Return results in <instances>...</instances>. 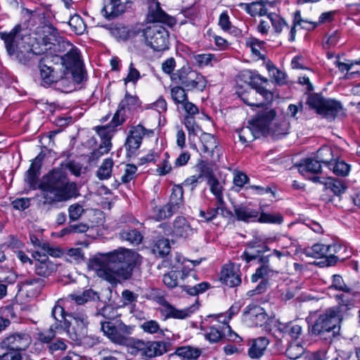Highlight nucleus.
I'll return each instance as SVG.
<instances>
[{
    "label": "nucleus",
    "mask_w": 360,
    "mask_h": 360,
    "mask_svg": "<svg viewBox=\"0 0 360 360\" xmlns=\"http://www.w3.org/2000/svg\"><path fill=\"white\" fill-rule=\"evenodd\" d=\"M319 323H316V326L320 325L318 330V335H321L324 332H332L333 336L338 333L340 330V323L341 319L335 310H330L325 314L320 316L319 318Z\"/></svg>",
    "instance_id": "14"
},
{
    "label": "nucleus",
    "mask_w": 360,
    "mask_h": 360,
    "mask_svg": "<svg viewBox=\"0 0 360 360\" xmlns=\"http://www.w3.org/2000/svg\"><path fill=\"white\" fill-rule=\"evenodd\" d=\"M171 79L181 84L187 91H202L207 85V80L204 76L193 70L189 65H184L174 72Z\"/></svg>",
    "instance_id": "5"
},
{
    "label": "nucleus",
    "mask_w": 360,
    "mask_h": 360,
    "mask_svg": "<svg viewBox=\"0 0 360 360\" xmlns=\"http://www.w3.org/2000/svg\"><path fill=\"white\" fill-rule=\"evenodd\" d=\"M198 309V307L193 305L191 307H188L184 309H176L168 302H165L163 304V308L161 309L162 314L166 319L174 318L184 319L191 316L195 310Z\"/></svg>",
    "instance_id": "27"
},
{
    "label": "nucleus",
    "mask_w": 360,
    "mask_h": 360,
    "mask_svg": "<svg viewBox=\"0 0 360 360\" xmlns=\"http://www.w3.org/2000/svg\"><path fill=\"white\" fill-rule=\"evenodd\" d=\"M153 253L159 257H164L170 252V245L168 239L160 238L158 240L152 249Z\"/></svg>",
    "instance_id": "47"
},
{
    "label": "nucleus",
    "mask_w": 360,
    "mask_h": 360,
    "mask_svg": "<svg viewBox=\"0 0 360 360\" xmlns=\"http://www.w3.org/2000/svg\"><path fill=\"white\" fill-rule=\"evenodd\" d=\"M34 258V270L37 275L41 277H49L57 270V264L53 263L45 254L39 250L32 254Z\"/></svg>",
    "instance_id": "13"
},
{
    "label": "nucleus",
    "mask_w": 360,
    "mask_h": 360,
    "mask_svg": "<svg viewBox=\"0 0 360 360\" xmlns=\"http://www.w3.org/2000/svg\"><path fill=\"white\" fill-rule=\"evenodd\" d=\"M220 279L223 283L231 288L238 286L241 283L238 269L231 264H226L223 266Z\"/></svg>",
    "instance_id": "22"
},
{
    "label": "nucleus",
    "mask_w": 360,
    "mask_h": 360,
    "mask_svg": "<svg viewBox=\"0 0 360 360\" xmlns=\"http://www.w3.org/2000/svg\"><path fill=\"white\" fill-rule=\"evenodd\" d=\"M303 352L302 347L297 343H292L287 348L285 354L290 359H296L301 356Z\"/></svg>",
    "instance_id": "64"
},
{
    "label": "nucleus",
    "mask_w": 360,
    "mask_h": 360,
    "mask_svg": "<svg viewBox=\"0 0 360 360\" xmlns=\"http://www.w3.org/2000/svg\"><path fill=\"white\" fill-rule=\"evenodd\" d=\"M186 89L182 86H176L170 89V96L176 104H183L188 99Z\"/></svg>",
    "instance_id": "53"
},
{
    "label": "nucleus",
    "mask_w": 360,
    "mask_h": 360,
    "mask_svg": "<svg viewBox=\"0 0 360 360\" xmlns=\"http://www.w3.org/2000/svg\"><path fill=\"white\" fill-rule=\"evenodd\" d=\"M142 330L147 333L150 334H159L165 335L164 330L160 328L159 323L154 320L145 321L141 326Z\"/></svg>",
    "instance_id": "57"
},
{
    "label": "nucleus",
    "mask_w": 360,
    "mask_h": 360,
    "mask_svg": "<svg viewBox=\"0 0 360 360\" xmlns=\"http://www.w3.org/2000/svg\"><path fill=\"white\" fill-rule=\"evenodd\" d=\"M247 45L250 48L252 53L259 58H263L264 55L260 52V49L264 46V42L259 41L257 39L252 38L247 41Z\"/></svg>",
    "instance_id": "62"
},
{
    "label": "nucleus",
    "mask_w": 360,
    "mask_h": 360,
    "mask_svg": "<svg viewBox=\"0 0 360 360\" xmlns=\"http://www.w3.org/2000/svg\"><path fill=\"white\" fill-rule=\"evenodd\" d=\"M174 214L171 208L166 204L162 207H155L152 212L153 218L156 221H161L170 217Z\"/></svg>",
    "instance_id": "55"
},
{
    "label": "nucleus",
    "mask_w": 360,
    "mask_h": 360,
    "mask_svg": "<svg viewBox=\"0 0 360 360\" xmlns=\"http://www.w3.org/2000/svg\"><path fill=\"white\" fill-rule=\"evenodd\" d=\"M62 65L65 69L69 71L70 69L83 65L79 49L74 46L71 48L63 57L60 58Z\"/></svg>",
    "instance_id": "30"
},
{
    "label": "nucleus",
    "mask_w": 360,
    "mask_h": 360,
    "mask_svg": "<svg viewBox=\"0 0 360 360\" xmlns=\"http://www.w3.org/2000/svg\"><path fill=\"white\" fill-rule=\"evenodd\" d=\"M128 117V115H127V113L124 112L122 110L118 108L114 116L112 117V119L110 123V127L115 128L118 126H120L127 120Z\"/></svg>",
    "instance_id": "63"
},
{
    "label": "nucleus",
    "mask_w": 360,
    "mask_h": 360,
    "mask_svg": "<svg viewBox=\"0 0 360 360\" xmlns=\"http://www.w3.org/2000/svg\"><path fill=\"white\" fill-rule=\"evenodd\" d=\"M137 167L134 165L128 164L125 166L124 172L121 176L122 184H127L136 177Z\"/></svg>",
    "instance_id": "61"
},
{
    "label": "nucleus",
    "mask_w": 360,
    "mask_h": 360,
    "mask_svg": "<svg viewBox=\"0 0 360 360\" xmlns=\"http://www.w3.org/2000/svg\"><path fill=\"white\" fill-rule=\"evenodd\" d=\"M44 280L39 278H28L22 282L21 288L31 297H37L44 286Z\"/></svg>",
    "instance_id": "28"
},
{
    "label": "nucleus",
    "mask_w": 360,
    "mask_h": 360,
    "mask_svg": "<svg viewBox=\"0 0 360 360\" xmlns=\"http://www.w3.org/2000/svg\"><path fill=\"white\" fill-rule=\"evenodd\" d=\"M195 233L191 223L184 217H176L173 221L172 236L175 238L188 239Z\"/></svg>",
    "instance_id": "19"
},
{
    "label": "nucleus",
    "mask_w": 360,
    "mask_h": 360,
    "mask_svg": "<svg viewBox=\"0 0 360 360\" xmlns=\"http://www.w3.org/2000/svg\"><path fill=\"white\" fill-rule=\"evenodd\" d=\"M276 116V112L274 109L266 108L259 111L248 123L252 124L253 129H256L261 136H264L269 132L271 122Z\"/></svg>",
    "instance_id": "12"
},
{
    "label": "nucleus",
    "mask_w": 360,
    "mask_h": 360,
    "mask_svg": "<svg viewBox=\"0 0 360 360\" xmlns=\"http://www.w3.org/2000/svg\"><path fill=\"white\" fill-rule=\"evenodd\" d=\"M237 132L243 143L252 141L261 136L256 129H253L252 124H248L246 127L238 129Z\"/></svg>",
    "instance_id": "45"
},
{
    "label": "nucleus",
    "mask_w": 360,
    "mask_h": 360,
    "mask_svg": "<svg viewBox=\"0 0 360 360\" xmlns=\"http://www.w3.org/2000/svg\"><path fill=\"white\" fill-rule=\"evenodd\" d=\"M275 271L269 266V265H261L256 269V271L251 277L252 282H257L259 279H262L261 282L257 285L255 289L250 290L248 294L250 296L256 294H262L266 290L268 280L272 277Z\"/></svg>",
    "instance_id": "15"
},
{
    "label": "nucleus",
    "mask_w": 360,
    "mask_h": 360,
    "mask_svg": "<svg viewBox=\"0 0 360 360\" xmlns=\"http://www.w3.org/2000/svg\"><path fill=\"white\" fill-rule=\"evenodd\" d=\"M167 205L174 212H177L184 205V190L181 185H176L172 188L169 200Z\"/></svg>",
    "instance_id": "32"
},
{
    "label": "nucleus",
    "mask_w": 360,
    "mask_h": 360,
    "mask_svg": "<svg viewBox=\"0 0 360 360\" xmlns=\"http://www.w3.org/2000/svg\"><path fill=\"white\" fill-rule=\"evenodd\" d=\"M249 79V84L251 86L250 89H254L259 92V95L262 96L265 101H269L272 99L271 92L262 86L263 83L267 82V79L252 72H250Z\"/></svg>",
    "instance_id": "26"
},
{
    "label": "nucleus",
    "mask_w": 360,
    "mask_h": 360,
    "mask_svg": "<svg viewBox=\"0 0 360 360\" xmlns=\"http://www.w3.org/2000/svg\"><path fill=\"white\" fill-rule=\"evenodd\" d=\"M39 68L44 85L49 86L53 82H58V81L63 80L64 75H65V72L62 71V68L59 70H56L53 68L44 64L43 60L40 61Z\"/></svg>",
    "instance_id": "20"
},
{
    "label": "nucleus",
    "mask_w": 360,
    "mask_h": 360,
    "mask_svg": "<svg viewBox=\"0 0 360 360\" xmlns=\"http://www.w3.org/2000/svg\"><path fill=\"white\" fill-rule=\"evenodd\" d=\"M141 262L136 252L125 248L96 256L92 261L98 276L112 285L130 279L134 267Z\"/></svg>",
    "instance_id": "1"
},
{
    "label": "nucleus",
    "mask_w": 360,
    "mask_h": 360,
    "mask_svg": "<svg viewBox=\"0 0 360 360\" xmlns=\"http://www.w3.org/2000/svg\"><path fill=\"white\" fill-rule=\"evenodd\" d=\"M274 328V332L279 333L283 338L289 337L292 340H297L302 333V327L292 322L277 321L275 323Z\"/></svg>",
    "instance_id": "23"
},
{
    "label": "nucleus",
    "mask_w": 360,
    "mask_h": 360,
    "mask_svg": "<svg viewBox=\"0 0 360 360\" xmlns=\"http://www.w3.org/2000/svg\"><path fill=\"white\" fill-rule=\"evenodd\" d=\"M316 114L330 122L343 115L344 112L340 102L326 98L316 94Z\"/></svg>",
    "instance_id": "10"
},
{
    "label": "nucleus",
    "mask_w": 360,
    "mask_h": 360,
    "mask_svg": "<svg viewBox=\"0 0 360 360\" xmlns=\"http://www.w3.org/2000/svg\"><path fill=\"white\" fill-rule=\"evenodd\" d=\"M202 259H196V260H186L184 259L182 262L184 264V267L181 272H179L181 274V278L182 280L188 279L186 283L181 285V288L184 291H185L187 294L195 296L198 294L203 293L205 292L210 286V284L207 282H202L197 284H193L191 279L195 281H198V278L195 272L192 271L190 268L189 264H186V262L190 263L193 267L200 264Z\"/></svg>",
    "instance_id": "7"
},
{
    "label": "nucleus",
    "mask_w": 360,
    "mask_h": 360,
    "mask_svg": "<svg viewBox=\"0 0 360 360\" xmlns=\"http://www.w3.org/2000/svg\"><path fill=\"white\" fill-rule=\"evenodd\" d=\"M207 184L210 186L211 193L216 198L217 205L224 206L225 205L223 195L224 188L219 180L216 177L211 178L208 180Z\"/></svg>",
    "instance_id": "44"
},
{
    "label": "nucleus",
    "mask_w": 360,
    "mask_h": 360,
    "mask_svg": "<svg viewBox=\"0 0 360 360\" xmlns=\"http://www.w3.org/2000/svg\"><path fill=\"white\" fill-rule=\"evenodd\" d=\"M66 324V323H65ZM88 325H85L84 323H73L72 327L70 326V323H68V326L65 325V328L67 329V333L68 337L77 344H80L84 339L87 337V329Z\"/></svg>",
    "instance_id": "29"
},
{
    "label": "nucleus",
    "mask_w": 360,
    "mask_h": 360,
    "mask_svg": "<svg viewBox=\"0 0 360 360\" xmlns=\"http://www.w3.org/2000/svg\"><path fill=\"white\" fill-rule=\"evenodd\" d=\"M335 245L330 244L316 243V266L320 267L329 266L334 265L337 262Z\"/></svg>",
    "instance_id": "17"
},
{
    "label": "nucleus",
    "mask_w": 360,
    "mask_h": 360,
    "mask_svg": "<svg viewBox=\"0 0 360 360\" xmlns=\"http://www.w3.org/2000/svg\"><path fill=\"white\" fill-rule=\"evenodd\" d=\"M101 328L112 343L127 347L129 352L131 350L136 339L130 337V327L123 323L115 325L110 321H105L101 322Z\"/></svg>",
    "instance_id": "6"
},
{
    "label": "nucleus",
    "mask_w": 360,
    "mask_h": 360,
    "mask_svg": "<svg viewBox=\"0 0 360 360\" xmlns=\"http://www.w3.org/2000/svg\"><path fill=\"white\" fill-rule=\"evenodd\" d=\"M134 0H105L101 10L103 15L108 19L114 18L127 9L131 7Z\"/></svg>",
    "instance_id": "16"
},
{
    "label": "nucleus",
    "mask_w": 360,
    "mask_h": 360,
    "mask_svg": "<svg viewBox=\"0 0 360 360\" xmlns=\"http://www.w3.org/2000/svg\"><path fill=\"white\" fill-rule=\"evenodd\" d=\"M258 94L259 92L257 91L249 89L243 91L240 94V98L248 105L259 107L262 105V103L258 102V98H257Z\"/></svg>",
    "instance_id": "48"
},
{
    "label": "nucleus",
    "mask_w": 360,
    "mask_h": 360,
    "mask_svg": "<svg viewBox=\"0 0 360 360\" xmlns=\"http://www.w3.org/2000/svg\"><path fill=\"white\" fill-rule=\"evenodd\" d=\"M200 142L202 153L213 158L214 160L219 159L217 140L213 135L207 133H203L200 136Z\"/></svg>",
    "instance_id": "24"
},
{
    "label": "nucleus",
    "mask_w": 360,
    "mask_h": 360,
    "mask_svg": "<svg viewBox=\"0 0 360 360\" xmlns=\"http://www.w3.org/2000/svg\"><path fill=\"white\" fill-rule=\"evenodd\" d=\"M112 147L111 142L109 141L108 139H106L104 141H101L98 148L95 149L89 156L90 162L97 161L102 155L108 153Z\"/></svg>",
    "instance_id": "49"
},
{
    "label": "nucleus",
    "mask_w": 360,
    "mask_h": 360,
    "mask_svg": "<svg viewBox=\"0 0 360 360\" xmlns=\"http://www.w3.org/2000/svg\"><path fill=\"white\" fill-rule=\"evenodd\" d=\"M283 217L280 214L261 213L258 221L261 223H272L281 224L283 222Z\"/></svg>",
    "instance_id": "60"
},
{
    "label": "nucleus",
    "mask_w": 360,
    "mask_h": 360,
    "mask_svg": "<svg viewBox=\"0 0 360 360\" xmlns=\"http://www.w3.org/2000/svg\"><path fill=\"white\" fill-rule=\"evenodd\" d=\"M140 105L141 103L139 98L127 92L124 98L120 101L118 108L129 117Z\"/></svg>",
    "instance_id": "36"
},
{
    "label": "nucleus",
    "mask_w": 360,
    "mask_h": 360,
    "mask_svg": "<svg viewBox=\"0 0 360 360\" xmlns=\"http://www.w3.org/2000/svg\"><path fill=\"white\" fill-rule=\"evenodd\" d=\"M315 109V95L313 93H305L298 105L290 104L288 107L289 114L296 117L299 110L306 111Z\"/></svg>",
    "instance_id": "25"
},
{
    "label": "nucleus",
    "mask_w": 360,
    "mask_h": 360,
    "mask_svg": "<svg viewBox=\"0 0 360 360\" xmlns=\"http://www.w3.org/2000/svg\"><path fill=\"white\" fill-rule=\"evenodd\" d=\"M42 162V158L39 155L36 157L32 164L30 167L27 171L25 180L30 186V188L36 189L37 184L38 176L39 174V169L41 168Z\"/></svg>",
    "instance_id": "31"
},
{
    "label": "nucleus",
    "mask_w": 360,
    "mask_h": 360,
    "mask_svg": "<svg viewBox=\"0 0 360 360\" xmlns=\"http://www.w3.org/2000/svg\"><path fill=\"white\" fill-rule=\"evenodd\" d=\"M0 38L4 42L8 55L13 60L22 64H27L35 56L30 45L22 41V37L18 34V27L10 32H0Z\"/></svg>",
    "instance_id": "3"
},
{
    "label": "nucleus",
    "mask_w": 360,
    "mask_h": 360,
    "mask_svg": "<svg viewBox=\"0 0 360 360\" xmlns=\"http://www.w3.org/2000/svg\"><path fill=\"white\" fill-rule=\"evenodd\" d=\"M267 18L276 33H281L284 28L290 30V27L287 25L286 22L278 15L271 13L267 15Z\"/></svg>",
    "instance_id": "52"
},
{
    "label": "nucleus",
    "mask_w": 360,
    "mask_h": 360,
    "mask_svg": "<svg viewBox=\"0 0 360 360\" xmlns=\"http://www.w3.org/2000/svg\"><path fill=\"white\" fill-rule=\"evenodd\" d=\"M39 188L44 205L65 202L79 195L77 184L69 181L65 167L61 165L49 172Z\"/></svg>",
    "instance_id": "2"
},
{
    "label": "nucleus",
    "mask_w": 360,
    "mask_h": 360,
    "mask_svg": "<svg viewBox=\"0 0 360 360\" xmlns=\"http://www.w3.org/2000/svg\"><path fill=\"white\" fill-rule=\"evenodd\" d=\"M96 299H98V296L91 289L86 290L82 294H70L68 297V300L73 301L79 305L94 301Z\"/></svg>",
    "instance_id": "40"
},
{
    "label": "nucleus",
    "mask_w": 360,
    "mask_h": 360,
    "mask_svg": "<svg viewBox=\"0 0 360 360\" xmlns=\"http://www.w3.org/2000/svg\"><path fill=\"white\" fill-rule=\"evenodd\" d=\"M44 32V36L42 38V42L45 46V50L49 51L51 46H53V45L57 42L60 36L59 35L58 30L51 25L45 27Z\"/></svg>",
    "instance_id": "39"
},
{
    "label": "nucleus",
    "mask_w": 360,
    "mask_h": 360,
    "mask_svg": "<svg viewBox=\"0 0 360 360\" xmlns=\"http://www.w3.org/2000/svg\"><path fill=\"white\" fill-rule=\"evenodd\" d=\"M269 344L266 338H259L252 341L250 347L248 349V355L251 359H259L263 354Z\"/></svg>",
    "instance_id": "37"
},
{
    "label": "nucleus",
    "mask_w": 360,
    "mask_h": 360,
    "mask_svg": "<svg viewBox=\"0 0 360 360\" xmlns=\"http://www.w3.org/2000/svg\"><path fill=\"white\" fill-rule=\"evenodd\" d=\"M248 307V311H246L245 313L248 314L250 316L252 321L256 326H262L264 323H266L267 315L264 312L263 308L258 306H253L252 307L249 306Z\"/></svg>",
    "instance_id": "43"
},
{
    "label": "nucleus",
    "mask_w": 360,
    "mask_h": 360,
    "mask_svg": "<svg viewBox=\"0 0 360 360\" xmlns=\"http://www.w3.org/2000/svg\"><path fill=\"white\" fill-rule=\"evenodd\" d=\"M38 247L40 248L41 254L49 255L54 257H59L62 255V250L60 248L52 247L48 243H39Z\"/></svg>",
    "instance_id": "58"
},
{
    "label": "nucleus",
    "mask_w": 360,
    "mask_h": 360,
    "mask_svg": "<svg viewBox=\"0 0 360 360\" xmlns=\"http://www.w3.org/2000/svg\"><path fill=\"white\" fill-rule=\"evenodd\" d=\"M171 343L162 341L144 342L136 339L129 353L136 355L139 352L146 359H152L160 356L170 350Z\"/></svg>",
    "instance_id": "8"
},
{
    "label": "nucleus",
    "mask_w": 360,
    "mask_h": 360,
    "mask_svg": "<svg viewBox=\"0 0 360 360\" xmlns=\"http://www.w3.org/2000/svg\"><path fill=\"white\" fill-rule=\"evenodd\" d=\"M299 172L306 179L315 181V164L314 159L309 158L302 160L297 165Z\"/></svg>",
    "instance_id": "38"
},
{
    "label": "nucleus",
    "mask_w": 360,
    "mask_h": 360,
    "mask_svg": "<svg viewBox=\"0 0 360 360\" xmlns=\"http://www.w3.org/2000/svg\"><path fill=\"white\" fill-rule=\"evenodd\" d=\"M153 134V130L146 129L141 124L131 127L125 142V148L128 155L134 154L136 150L139 148L143 136H151Z\"/></svg>",
    "instance_id": "11"
},
{
    "label": "nucleus",
    "mask_w": 360,
    "mask_h": 360,
    "mask_svg": "<svg viewBox=\"0 0 360 360\" xmlns=\"http://www.w3.org/2000/svg\"><path fill=\"white\" fill-rule=\"evenodd\" d=\"M112 160L111 158L105 159L97 171V177L101 180L110 178L112 174Z\"/></svg>",
    "instance_id": "50"
},
{
    "label": "nucleus",
    "mask_w": 360,
    "mask_h": 360,
    "mask_svg": "<svg viewBox=\"0 0 360 360\" xmlns=\"http://www.w3.org/2000/svg\"><path fill=\"white\" fill-rule=\"evenodd\" d=\"M83 206L79 203H75L68 207V216L70 221H75L80 219L84 212Z\"/></svg>",
    "instance_id": "59"
},
{
    "label": "nucleus",
    "mask_w": 360,
    "mask_h": 360,
    "mask_svg": "<svg viewBox=\"0 0 360 360\" xmlns=\"http://www.w3.org/2000/svg\"><path fill=\"white\" fill-rule=\"evenodd\" d=\"M31 337L26 333H15L3 340L5 347L13 351L25 350L31 343Z\"/></svg>",
    "instance_id": "18"
},
{
    "label": "nucleus",
    "mask_w": 360,
    "mask_h": 360,
    "mask_svg": "<svg viewBox=\"0 0 360 360\" xmlns=\"http://www.w3.org/2000/svg\"><path fill=\"white\" fill-rule=\"evenodd\" d=\"M347 186L342 179L333 177L322 166L316 168V191L319 199L329 202L333 195H340L346 191Z\"/></svg>",
    "instance_id": "4"
},
{
    "label": "nucleus",
    "mask_w": 360,
    "mask_h": 360,
    "mask_svg": "<svg viewBox=\"0 0 360 360\" xmlns=\"http://www.w3.org/2000/svg\"><path fill=\"white\" fill-rule=\"evenodd\" d=\"M75 46L72 44L69 41L65 39L64 37H60V39H58L57 42L51 46V49L49 52L51 53H53L55 55H58V53H63L65 51H68L71 49V48Z\"/></svg>",
    "instance_id": "51"
},
{
    "label": "nucleus",
    "mask_w": 360,
    "mask_h": 360,
    "mask_svg": "<svg viewBox=\"0 0 360 360\" xmlns=\"http://www.w3.org/2000/svg\"><path fill=\"white\" fill-rule=\"evenodd\" d=\"M146 44L154 51H163L169 49V32L162 26L153 25L143 31Z\"/></svg>",
    "instance_id": "9"
},
{
    "label": "nucleus",
    "mask_w": 360,
    "mask_h": 360,
    "mask_svg": "<svg viewBox=\"0 0 360 360\" xmlns=\"http://www.w3.org/2000/svg\"><path fill=\"white\" fill-rule=\"evenodd\" d=\"M148 19L152 22L165 23L170 27L175 24L174 18L167 14L161 8L160 3L154 1L149 7Z\"/></svg>",
    "instance_id": "21"
},
{
    "label": "nucleus",
    "mask_w": 360,
    "mask_h": 360,
    "mask_svg": "<svg viewBox=\"0 0 360 360\" xmlns=\"http://www.w3.org/2000/svg\"><path fill=\"white\" fill-rule=\"evenodd\" d=\"M233 211L238 221H248L258 217V212L247 206H234Z\"/></svg>",
    "instance_id": "42"
},
{
    "label": "nucleus",
    "mask_w": 360,
    "mask_h": 360,
    "mask_svg": "<svg viewBox=\"0 0 360 360\" xmlns=\"http://www.w3.org/2000/svg\"><path fill=\"white\" fill-rule=\"evenodd\" d=\"M268 250H269V248L267 245L257 242H252L248 245L247 250L243 252L240 257L247 262H249L252 259H255L260 253Z\"/></svg>",
    "instance_id": "34"
},
{
    "label": "nucleus",
    "mask_w": 360,
    "mask_h": 360,
    "mask_svg": "<svg viewBox=\"0 0 360 360\" xmlns=\"http://www.w3.org/2000/svg\"><path fill=\"white\" fill-rule=\"evenodd\" d=\"M201 354L200 348L187 345L177 347L171 355H176L181 360H198Z\"/></svg>",
    "instance_id": "33"
},
{
    "label": "nucleus",
    "mask_w": 360,
    "mask_h": 360,
    "mask_svg": "<svg viewBox=\"0 0 360 360\" xmlns=\"http://www.w3.org/2000/svg\"><path fill=\"white\" fill-rule=\"evenodd\" d=\"M195 64L199 68H203L205 66H212V62H217V58L214 54L212 53H200L193 56Z\"/></svg>",
    "instance_id": "54"
},
{
    "label": "nucleus",
    "mask_w": 360,
    "mask_h": 360,
    "mask_svg": "<svg viewBox=\"0 0 360 360\" xmlns=\"http://www.w3.org/2000/svg\"><path fill=\"white\" fill-rule=\"evenodd\" d=\"M331 170L327 172L330 174L334 173L338 176H346L349 174L350 171V165L347 164L344 160H334L332 161V165H330Z\"/></svg>",
    "instance_id": "46"
},
{
    "label": "nucleus",
    "mask_w": 360,
    "mask_h": 360,
    "mask_svg": "<svg viewBox=\"0 0 360 360\" xmlns=\"http://www.w3.org/2000/svg\"><path fill=\"white\" fill-rule=\"evenodd\" d=\"M68 25L71 27V30L77 35L82 34L86 30V25L82 18L78 15L72 16L69 20Z\"/></svg>",
    "instance_id": "56"
},
{
    "label": "nucleus",
    "mask_w": 360,
    "mask_h": 360,
    "mask_svg": "<svg viewBox=\"0 0 360 360\" xmlns=\"http://www.w3.org/2000/svg\"><path fill=\"white\" fill-rule=\"evenodd\" d=\"M120 236L122 240H126L132 245H139L143 240V235L135 229H124L120 231Z\"/></svg>",
    "instance_id": "41"
},
{
    "label": "nucleus",
    "mask_w": 360,
    "mask_h": 360,
    "mask_svg": "<svg viewBox=\"0 0 360 360\" xmlns=\"http://www.w3.org/2000/svg\"><path fill=\"white\" fill-rule=\"evenodd\" d=\"M333 160V152L330 147L323 146L316 150V162L320 163L319 167L322 166L325 171L331 170L330 165Z\"/></svg>",
    "instance_id": "35"
}]
</instances>
